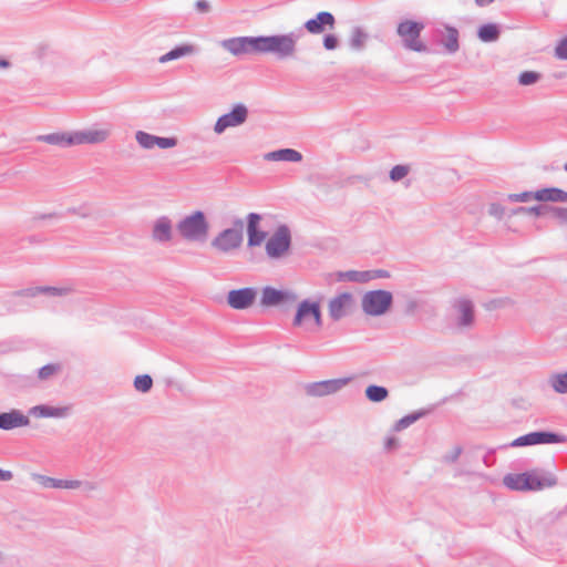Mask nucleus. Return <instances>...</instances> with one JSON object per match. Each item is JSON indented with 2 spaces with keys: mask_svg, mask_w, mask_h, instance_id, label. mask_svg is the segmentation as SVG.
Returning a JSON list of instances; mask_svg holds the SVG:
<instances>
[{
  "mask_svg": "<svg viewBox=\"0 0 567 567\" xmlns=\"http://www.w3.org/2000/svg\"><path fill=\"white\" fill-rule=\"evenodd\" d=\"M300 34L297 32H289L285 34L275 35H259L258 37V53L268 54L272 53L278 60L291 59L297 53V42Z\"/></svg>",
  "mask_w": 567,
  "mask_h": 567,
  "instance_id": "nucleus-1",
  "label": "nucleus"
},
{
  "mask_svg": "<svg viewBox=\"0 0 567 567\" xmlns=\"http://www.w3.org/2000/svg\"><path fill=\"white\" fill-rule=\"evenodd\" d=\"M176 227L179 235L188 241H205L209 230V224L202 210L185 216Z\"/></svg>",
  "mask_w": 567,
  "mask_h": 567,
  "instance_id": "nucleus-2",
  "label": "nucleus"
},
{
  "mask_svg": "<svg viewBox=\"0 0 567 567\" xmlns=\"http://www.w3.org/2000/svg\"><path fill=\"white\" fill-rule=\"evenodd\" d=\"M244 240V221L236 218L233 227L226 228L217 234L210 241V246L221 254H229L238 249Z\"/></svg>",
  "mask_w": 567,
  "mask_h": 567,
  "instance_id": "nucleus-3",
  "label": "nucleus"
},
{
  "mask_svg": "<svg viewBox=\"0 0 567 567\" xmlns=\"http://www.w3.org/2000/svg\"><path fill=\"white\" fill-rule=\"evenodd\" d=\"M424 23L412 20H403L396 27V33L402 40L405 50L413 52H429L427 45L421 40Z\"/></svg>",
  "mask_w": 567,
  "mask_h": 567,
  "instance_id": "nucleus-4",
  "label": "nucleus"
},
{
  "mask_svg": "<svg viewBox=\"0 0 567 567\" xmlns=\"http://www.w3.org/2000/svg\"><path fill=\"white\" fill-rule=\"evenodd\" d=\"M393 303V296L388 290H371L362 296L361 307L365 315L379 317L384 315Z\"/></svg>",
  "mask_w": 567,
  "mask_h": 567,
  "instance_id": "nucleus-5",
  "label": "nucleus"
},
{
  "mask_svg": "<svg viewBox=\"0 0 567 567\" xmlns=\"http://www.w3.org/2000/svg\"><path fill=\"white\" fill-rule=\"evenodd\" d=\"M298 300V295L291 289H276L265 286L261 289L260 305L262 307L291 306Z\"/></svg>",
  "mask_w": 567,
  "mask_h": 567,
  "instance_id": "nucleus-6",
  "label": "nucleus"
},
{
  "mask_svg": "<svg viewBox=\"0 0 567 567\" xmlns=\"http://www.w3.org/2000/svg\"><path fill=\"white\" fill-rule=\"evenodd\" d=\"M433 40L447 54H455L460 50V32L447 23H442L434 29Z\"/></svg>",
  "mask_w": 567,
  "mask_h": 567,
  "instance_id": "nucleus-7",
  "label": "nucleus"
},
{
  "mask_svg": "<svg viewBox=\"0 0 567 567\" xmlns=\"http://www.w3.org/2000/svg\"><path fill=\"white\" fill-rule=\"evenodd\" d=\"M247 106L243 103H237L230 112L217 118L214 125V132L216 134H223L227 128L240 126L247 121Z\"/></svg>",
  "mask_w": 567,
  "mask_h": 567,
  "instance_id": "nucleus-8",
  "label": "nucleus"
},
{
  "mask_svg": "<svg viewBox=\"0 0 567 567\" xmlns=\"http://www.w3.org/2000/svg\"><path fill=\"white\" fill-rule=\"evenodd\" d=\"M290 244V230L286 225H281L266 243V252L271 258H279L288 251Z\"/></svg>",
  "mask_w": 567,
  "mask_h": 567,
  "instance_id": "nucleus-9",
  "label": "nucleus"
},
{
  "mask_svg": "<svg viewBox=\"0 0 567 567\" xmlns=\"http://www.w3.org/2000/svg\"><path fill=\"white\" fill-rule=\"evenodd\" d=\"M310 319H313V322L317 328L322 326L321 319V310L319 302L310 301L308 299L302 300L297 308V312L295 315L292 324L295 327H300L302 324H307Z\"/></svg>",
  "mask_w": 567,
  "mask_h": 567,
  "instance_id": "nucleus-10",
  "label": "nucleus"
},
{
  "mask_svg": "<svg viewBox=\"0 0 567 567\" xmlns=\"http://www.w3.org/2000/svg\"><path fill=\"white\" fill-rule=\"evenodd\" d=\"M567 437L563 434H557L554 432H530L528 434L522 435L514 440L511 443V446H527V445H536V444H555V443H566Z\"/></svg>",
  "mask_w": 567,
  "mask_h": 567,
  "instance_id": "nucleus-11",
  "label": "nucleus"
},
{
  "mask_svg": "<svg viewBox=\"0 0 567 567\" xmlns=\"http://www.w3.org/2000/svg\"><path fill=\"white\" fill-rule=\"evenodd\" d=\"M111 125L105 126H93L82 131L72 132L73 144H101L104 143L111 136Z\"/></svg>",
  "mask_w": 567,
  "mask_h": 567,
  "instance_id": "nucleus-12",
  "label": "nucleus"
},
{
  "mask_svg": "<svg viewBox=\"0 0 567 567\" xmlns=\"http://www.w3.org/2000/svg\"><path fill=\"white\" fill-rule=\"evenodd\" d=\"M221 47L238 56L258 53V37H235L221 41Z\"/></svg>",
  "mask_w": 567,
  "mask_h": 567,
  "instance_id": "nucleus-13",
  "label": "nucleus"
},
{
  "mask_svg": "<svg viewBox=\"0 0 567 567\" xmlns=\"http://www.w3.org/2000/svg\"><path fill=\"white\" fill-rule=\"evenodd\" d=\"M257 295L258 291L254 287L233 289L227 293V303L231 309L245 310L254 305Z\"/></svg>",
  "mask_w": 567,
  "mask_h": 567,
  "instance_id": "nucleus-14",
  "label": "nucleus"
},
{
  "mask_svg": "<svg viewBox=\"0 0 567 567\" xmlns=\"http://www.w3.org/2000/svg\"><path fill=\"white\" fill-rule=\"evenodd\" d=\"M350 381V378H340L308 383L306 393L310 396H324L338 392Z\"/></svg>",
  "mask_w": 567,
  "mask_h": 567,
  "instance_id": "nucleus-15",
  "label": "nucleus"
},
{
  "mask_svg": "<svg viewBox=\"0 0 567 567\" xmlns=\"http://www.w3.org/2000/svg\"><path fill=\"white\" fill-rule=\"evenodd\" d=\"M353 303L352 295L349 292H343L329 301L328 310L329 316L333 321H339L349 315L351 307Z\"/></svg>",
  "mask_w": 567,
  "mask_h": 567,
  "instance_id": "nucleus-16",
  "label": "nucleus"
},
{
  "mask_svg": "<svg viewBox=\"0 0 567 567\" xmlns=\"http://www.w3.org/2000/svg\"><path fill=\"white\" fill-rule=\"evenodd\" d=\"M336 23L334 16L328 11L319 12L315 18L305 22V29L311 34H320L326 27L333 29Z\"/></svg>",
  "mask_w": 567,
  "mask_h": 567,
  "instance_id": "nucleus-17",
  "label": "nucleus"
},
{
  "mask_svg": "<svg viewBox=\"0 0 567 567\" xmlns=\"http://www.w3.org/2000/svg\"><path fill=\"white\" fill-rule=\"evenodd\" d=\"M261 216L257 213H249L247 215V233H248V246L256 247L261 245L265 240L267 233L259 229V223Z\"/></svg>",
  "mask_w": 567,
  "mask_h": 567,
  "instance_id": "nucleus-18",
  "label": "nucleus"
},
{
  "mask_svg": "<svg viewBox=\"0 0 567 567\" xmlns=\"http://www.w3.org/2000/svg\"><path fill=\"white\" fill-rule=\"evenodd\" d=\"M30 420L19 410L0 413V429L4 431L28 426Z\"/></svg>",
  "mask_w": 567,
  "mask_h": 567,
  "instance_id": "nucleus-19",
  "label": "nucleus"
},
{
  "mask_svg": "<svg viewBox=\"0 0 567 567\" xmlns=\"http://www.w3.org/2000/svg\"><path fill=\"white\" fill-rule=\"evenodd\" d=\"M524 478H526L525 487L526 491H540L544 487H551L556 485L557 481L554 476H539L536 472H525Z\"/></svg>",
  "mask_w": 567,
  "mask_h": 567,
  "instance_id": "nucleus-20",
  "label": "nucleus"
},
{
  "mask_svg": "<svg viewBox=\"0 0 567 567\" xmlns=\"http://www.w3.org/2000/svg\"><path fill=\"white\" fill-rule=\"evenodd\" d=\"M172 220L167 216H162L155 220L152 231L155 241L167 243L172 239Z\"/></svg>",
  "mask_w": 567,
  "mask_h": 567,
  "instance_id": "nucleus-21",
  "label": "nucleus"
},
{
  "mask_svg": "<svg viewBox=\"0 0 567 567\" xmlns=\"http://www.w3.org/2000/svg\"><path fill=\"white\" fill-rule=\"evenodd\" d=\"M458 312L457 324L460 327H470L474 321V307L471 300L460 299L455 303Z\"/></svg>",
  "mask_w": 567,
  "mask_h": 567,
  "instance_id": "nucleus-22",
  "label": "nucleus"
},
{
  "mask_svg": "<svg viewBox=\"0 0 567 567\" xmlns=\"http://www.w3.org/2000/svg\"><path fill=\"white\" fill-rule=\"evenodd\" d=\"M68 413V406H50L45 404L35 405L30 410V414L37 417H64Z\"/></svg>",
  "mask_w": 567,
  "mask_h": 567,
  "instance_id": "nucleus-23",
  "label": "nucleus"
},
{
  "mask_svg": "<svg viewBox=\"0 0 567 567\" xmlns=\"http://www.w3.org/2000/svg\"><path fill=\"white\" fill-rule=\"evenodd\" d=\"M264 158L271 162H292L297 163L302 159V154L292 148H281L265 154Z\"/></svg>",
  "mask_w": 567,
  "mask_h": 567,
  "instance_id": "nucleus-24",
  "label": "nucleus"
},
{
  "mask_svg": "<svg viewBox=\"0 0 567 567\" xmlns=\"http://www.w3.org/2000/svg\"><path fill=\"white\" fill-rule=\"evenodd\" d=\"M535 199L539 202L567 203V192L550 187L535 192Z\"/></svg>",
  "mask_w": 567,
  "mask_h": 567,
  "instance_id": "nucleus-25",
  "label": "nucleus"
},
{
  "mask_svg": "<svg viewBox=\"0 0 567 567\" xmlns=\"http://www.w3.org/2000/svg\"><path fill=\"white\" fill-rule=\"evenodd\" d=\"M37 141L44 142L51 145H58L61 147H69L73 144V134L70 133H51L45 135L37 136Z\"/></svg>",
  "mask_w": 567,
  "mask_h": 567,
  "instance_id": "nucleus-26",
  "label": "nucleus"
},
{
  "mask_svg": "<svg viewBox=\"0 0 567 567\" xmlns=\"http://www.w3.org/2000/svg\"><path fill=\"white\" fill-rule=\"evenodd\" d=\"M369 40V33L362 27H353L349 35V45L354 51H362Z\"/></svg>",
  "mask_w": 567,
  "mask_h": 567,
  "instance_id": "nucleus-27",
  "label": "nucleus"
},
{
  "mask_svg": "<svg viewBox=\"0 0 567 567\" xmlns=\"http://www.w3.org/2000/svg\"><path fill=\"white\" fill-rule=\"evenodd\" d=\"M195 52V48L192 44H182L173 50L168 51L167 53L159 56L158 62L159 63H166L173 60L181 59L183 56L189 55Z\"/></svg>",
  "mask_w": 567,
  "mask_h": 567,
  "instance_id": "nucleus-28",
  "label": "nucleus"
},
{
  "mask_svg": "<svg viewBox=\"0 0 567 567\" xmlns=\"http://www.w3.org/2000/svg\"><path fill=\"white\" fill-rule=\"evenodd\" d=\"M337 279L339 281H351V282H368L371 280V276L368 270L359 271V270H348V271H339L337 274Z\"/></svg>",
  "mask_w": 567,
  "mask_h": 567,
  "instance_id": "nucleus-29",
  "label": "nucleus"
},
{
  "mask_svg": "<svg viewBox=\"0 0 567 567\" xmlns=\"http://www.w3.org/2000/svg\"><path fill=\"white\" fill-rule=\"evenodd\" d=\"M501 34L499 28L495 23H486L478 28L477 37L483 42H494L498 40Z\"/></svg>",
  "mask_w": 567,
  "mask_h": 567,
  "instance_id": "nucleus-30",
  "label": "nucleus"
},
{
  "mask_svg": "<svg viewBox=\"0 0 567 567\" xmlns=\"http://www.w3.org/2000/svg\"><path fill=\"white\" fill-rule=\"evenodd\" d=\"M426 414H427V411H424V410H420V411L410 413V414L403 416L402 419H400L399 421H396V423L394 424V430L402 431V430L409 427L410 425H412L414 422H416L421 417L425 416Z\"/></svg>",
  "mask_w": 567,
  "mask_h": 567,
  "instance_id": "nucleus-31",
  "label": "nucleus"
},
{
  "mask_svg": "<svg viewBox=\"0 0 567 567\" xmlns=\"http://www.w3.org/2000/svg\"><path fill=\"white\" fill-rule=\"evenodd\" d=\"M526 478H524V474H507L504 477V484L506 487L513 491H526L525 487Z\"/></svg>",
  "mask_w": 567,
  "mask_h": 567,
  "instance_id": "nucleus-32",
  "label": "nucleus"
},
{
  "mask_svg": "<svg viewBox=\"0 0 567 567\" xmlns=\"http://www.w3.org/2000/svg\"><path fill=\"white\" fill-rule=\"evenodd\" d=\"M549 384L555 392L559 394L567 393V371L564 373H555L550 375Z\"/></svg>",
  "mask_w": 567,
  "mask_h": 567,
  "instance_id": "nucleus-33",
  "label": "nucleus"
},
{
  "mask_svg": "<svg viewBox=\"0 0 567 567\" xmlns=\"http://www.w3.org/2000/svg\"><path fill=\"white\" fill-rule=\"evenodd\" d=\"M365 395L371 402H381L388 398L389 391L384 386L372 384L365 389Z\"/></svg>",
  "mask_w": 567,
  "mask_h": 567,
  "instance_id": "nucleus-34",
  "label": "nucleus"
},
{
  "mask_svg": "<svg viewBox=\"0 0 567 567\" xmlns=\"http://www.w3.org/2000/svg\"><path fill=\"white\" fill-rule=\"evenodd\" d=\"M135 140L142 148L152 150L155 147L156 135H152L144 131H137L135 133Z\"/></svg>",
  "mask_w": 567,
  "mask_h": 567,
  "instance_id": "nucleus-35",
  "label": "nucleus"
},
{
  "mask_svg": "<svg viewBox=\"0 0 567 567\" xmlns=\"http://www.w3.org/2000/svg\"><path fill=\"white\" fill-rule=\"evenodd\" d=\"M31 478L44 488H59L60 478L50 477L39 473H32Z\"/></svg>",
  "mask_w": 567,
  "mask_h": 567,
  "instance_id": "nucleus-36",
  "label": "nucleus"
},
{
  "mask_svg": "<svg viewBox=\"0 0 567 567\" xmlns=\"http://www.w3.org/2000/svg\"><path fill=\"white\" fill-rule=\"evenodd\" d=\"M152 386H153V379L148 374L137 375L134 380V388L138 392L146 393L152 389Z\"/></svg>",
  "mask_w": 567,
  "mask_h": 567,
  "instance_id": "nucleus-37",
  "label": "nucleus"
},
{
  "mask_svg": "<svg viewBox=\"0 0 567 567\" xmlns=\"http://www.w3.org/2000/svg\"><path fill=\"white\" fill-rule=\"evenodd\" d=\"M540 78L542 74L536 71H524L518 76V83L520 85L527 86L535 84Z\"/></svg>",
  "mask_w": 567,
  "mask_h": 567,
  "instance_id": "nucleus-38",
  "label": "nucleus"
},
{
  "mask_svg": "<svg viewBox=\"0 0 567 567\" xmlns=\"http://www.w3.org/2000/svg\"><path fill=\"white\" fill-rule=\"evenodd\" d=\"M410 172V167L408 165H395L390 171V179L392 182H399L403 179Z\"/></svg>",
  "mask_w": 567,
  "mask_h": 567,
  "instance_id": "nucleus-39",
  "label": "nucleus"
},
{
  "mask_svg": "<svg viewBox=\"0 0 567 567\" xmlns=\"http://www.w3.org/2000/svg\"><path fill=\"white\" fill-rule=\"evenodd\" d=\"M59 371H60V365L59 364L50 363V364H47V365H44V367L39 369L38 377L41 380H48L49 378H51L52 375H54Z\"/></svg>",
  "mask_w": 567,
  "mask_h": 567,
  "instance_id": "nucleus-40",
  "label": "nucleus"
},
{
  "mask_svg": "<svg viewBox=\"0 0 567 567\" xmlns=\"http://www.w3.org/2000/svg\"><path fill=\"white\" fill-rule=\"evenodd\" d=\"M535 199V193L533 192H523L518 194H509L507 195V200L512 203H526L530 199Z\"/></svg>",
  "mask_w": 567,
  "mask_h": 567,
  "instance_id": "nucleus-41",
  "label": "nucleus"
},
{
  "mask_svg": "<svg viewBox=\"0 0 567 567\" xmlns=\"http://www.w3.org/2000/svg\"><path fill=\"white\" fill-rule=\"evenodd\" d=\"M70 288L41 286V293L49 296H66L68 293H70Z\"/></svg>",
  "mask_w": 567,
  "mask_h": 567,
  "instance_id": "nucleus-42",
  "label": "nucleus"
},
{
  "mask_svg": "<svg viewBox=\"0 0 567 567\" xmlns=\"http://www.w3.org/2000/svg\"><path fill=\"white\" fill-rule=\"evenodd\" d=\"M154 141H155V146L163 148V150L172 148L177 145V138H175V137L156 136V140H154Z\"/></svg>",
  "mask_w": 567,
  "mask_h": 567,
  "instance_id": "nucleus-43",
  "label": "nucleus"
},
{
  "mask_svg": "<svg viewBox=\"0 0 567 567\" xmlns=\"http://www.w3.org/2000/svg\"><path fill=\"white\" fill-rule=\"evenodd\" d=\"M555 56L559 60H567V37L557 43L555 48Z\"/></svg>",
  "mask_w": 567,
  "mask_h": 567,
  "instance_id": "nucleus-44",
  "label": "nucleus"
},
{
  "mask_svg": "<svg viewBox=\"0 0 567 567\" xmlns=\"http://www.w3.org/2000/svg\"><path fill=\"white\" fill-rule=\"evenodd\" d=\"M38 295H41V287H31L13 292V296L28 298H33L37 297Z\"/></svg>",
  "mask_w": 567,
  "mask_h": 567,
  "instance_id": "nucleus-45",
  "label": "nucleus"
},
{
  "mask_svg": "<svg viewBox=\"0 0 567 567\" xmlns=\"http://www.w3.org/2000/svg\"><path fill=\"white\" fill-rule=\"evenodd\" d=\"M488 213L491 216H494L497 219H502L505 216V207H503L501 204L493 203L488 208Z\"/></svg>",
  "mask_w": 567,
  "mask_h": 567,
  "instance_id": "nucleus-46",
  "label": "nucleus"
},
{
  "mask_svg": "<svg viewBox=\"0 0 567 567\" xmlns=\"http://www.w3.org/2000/svg\"><path fill=\"white\" fill-rule=\"evenodd\" d=\"M551 214L563 224H567V207H550Z\"/></svg>",
  "mask_w": 567,
  "mask_h": 567,
  "instance_id": "nucleus-47",
  "label": "nucleus"
},
{
  "mask_svg": "<svg viewBox=\"0 0 567 567\" xmlns=\"http://www.w3.org/2000/svg\"><path fill=\"white\" fill-rule=\"evenodd\" d=\"M97 488V484L91 481H80L79 489H81L86 496H90L92 492Z\"/></svg>",
  "mask_w": 567,
  "mask_h": 567,
  "instance_id": "nucleus-48",
  "label": "nucleus"
},
{
  "mask_svg": "<svg viewBox=\"0 0 567 567\" xmlns=\"http://www.w3.org/2000/svg\"><path fill=\"white\" fill-rule=\"evenodd\" d=\"M323 47L327 50H334L338 47V38L333 34H327L323 38Z\"/></svg>",
  "mask_w": 567,
  "mask_h": 567,
  "instance_id": "nucleus-49",
  "label": "nucleus"
},
{
  "mask_svg": "<svg viewBox=\"0 0 567 567\" xmlns=\"http://www.w3.org/2000/svg\"><path fill=\"white\" fill-rule=\"evenodd\" d=\"M80 486V480H61L59 488H65V489H75Z\"/></svg>",
  "mask_w": 567,
  "mask_h": 567,
  "instance_id": "nucleus-50",
  "label": "nucleus"
},
{
  "mask_svg": "<svg viewBox=\"0 0 567 567\" xmlns=\"http://www.w3.org/2000/svg\"><path fill=\"white\" fill-rule=\"evenodd\" d=\"M462 451L461 446H455L450 454L444 456V461L447 463H455L462 454Z\"/></svg>",
  "mask_w": 567,
  "mask_h": 567,
  "instance_id": "nucleus-51",
  "label": "nucleus"
},
{
  "mask_svg": "<svg viewBox=\"0 0 567 567\" xmlns=\"http://www.w3.org/2000/svg\"><path fill=\"white\" fill-rule=\"evenodd\" d=\"M195 7L200 13H207L210 10V4L207 0H197Z\"/></svg>",
  "mask_w": 567,
  "mask_h": 567,
  "instance_id": "nucleus-52",
  "label": "nucleus"
},
{
  "mask_svg": "<svg viewBox=\"0 0 567 567\" xmlns=\"http://www.w3.org/2000/svg\"><path fill=\"white\" fill-rule=\"evenodd\" d=\"M368 271H369V275L371 276V280L377 279V278H388L389 277V272L383 269L368 270Z\"/></svg>",
  "mask_w": 567,
  "mask_h": 567,
  "instance_id": "nucleus-53",
  "label": "nucleus"
},
{
  "mask_svg": "<svg viewBox=\"0 0 567 567\" xmlns=\"http://www.w3.org/2000/svg\"><path fill=\"white\" fill-rule=\"evenodd\" d=\"M398 445H399L398 440L393 436L388 437L384 442V447L388 451L395 450L398 447Z\"/></svg>",
  "mask_w": 567,
  "mask_h": 567,
  "instance_id": "nucleus-54",
  "label": "nucleus"
},
{
  "mask_svg": "<svg viewBox=\"0 0 567 567\" xmlns=\"http://www.w3.org/2000/svg\"><path fill=\"white\" fill-rule=\"evenodd\" d=\"M543 213H544L543 206L527 207V215L540 216V215H543Z\"/></svg>",
  "mask_w": 567,
  "mask_h": 567,
  "instance_id": "nucleus-55",
  "label": "nucleus"
},
{
  "mask_svg": "<svg viewBox=\"0 0 567 567\" xmlns=\"http://www.w3.org/2000/svg\"><path fill=\"white\" fill-rule=\"evenodd\" d=\"M13 478V473L11 471L0 468V481L8 482Z\"/></svg>",
  "mask_w": 567,
  "mask_h": 567,
  "instance_id": "nucleus-56",
  "label": "nucleus"
},
{
  "mask_svg": "<svg viewBox=\"0 0 567 567\" xmlns=\"http://www.w3.org/2000/svg\"><path fill=\"white\" fill-rule=\"evenodd\" d=\"M512 215H527V207H517L512 210Z\"/></svg>",
  "mask_w": 567,
  "mask_h": 567,
  "instance_id": "nucleus-57",
  "label": "nucleus"
},
{
  "mask_svg": "<svg viewBox=\"0 0 567 567\" xmlns=\"http://www.w3.org/2000/svg\"><path fill=\"white\" fill-rule=\"evenodd\" d=\"M494 0H475V3L478 6V7H486L488 4H491Z\"/></svg>",
  "mask_w": 567,
  "mask_h": 567,
  "instance_id": "nucleus-58",
  "label": "nucleus"
},
{
  "mask_svg": "<svg viewBox=\"0 0 567 567\" xmlns=\"http://www.w3.org/2000/svg\"><path fill=\"white\" fill-rule=\"evenodd\" d=\"M10 65L9 61L0 59V68H8Z\"/></svg>",
  "mask_w": 567,
  "mask_h": 567,
  "instance_id": "nucleus-59",
  "label": "nucleus"
},
{
  "mask_svg": "<svg viewBox=\"0 0 567 567\" xmlns=\"http://www.w3.org/2000/svg\"><path fill=\"white\" fill-rule=\"evenodd\" d=\"M564 169L567 172V163L564 165Z\"/></svg>",
  "mask_w": 567,
  "mask_h": 567,
  "instance_id": "nucleus-60",
  "label": "nucleus"
},
{
  "mask_svg": "<svg viewBox=\"0 0 567 567\" xmlns=\"http://www.w3.org/2000/svg\"><path fill=\"white\" fill-rule=\"evenodd\" d=\"M2 559V554L0 553V560Z\"/></svg>",
  "mask_w": 567,
  "mask_h": 567,
  "instance_id": "nucleus-61",
  "label": "nucleus"
}]
</instances>
